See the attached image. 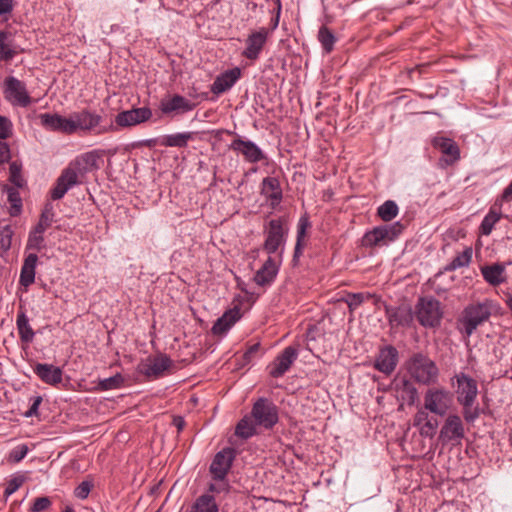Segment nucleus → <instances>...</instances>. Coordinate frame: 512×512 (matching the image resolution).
Returning a JSON list of instances; mask_svg holds the SVG:
<instances>
[{
  "instance_id": "obj_1",
  "label": "nucleus",
  "mask_w": 512,
  "mask_h": 512,
  "mask_svg": "<svg viewBox=\"0 0 512 512\" xmlns=\"http://www.w3.org/2000/svg\"><path fill=\"white\" fill-rule=\"evenodd\" d=\"M451 385L455 390L457 402L462 407L464 419L468 423H473L480 416L477 381L464 372H458L451 378Z\"/></svg>"
},
{
  "instance_id": "obj_2",
  "label": "nucleus",
  "mask_w": 512,
  "mask_h": 512,
  "mask_svg": "<svg viewBox=\"0 0 512 512\" xmlns=\"http://www.w3.org/2000/svg\"><path fill=\"white\" fill-rule=\"evenodd\" d=\"M494 304L491 300H485L481 303L468 305L462 312L459 319L461 331L470 337L478 326L488 321L490 318Z\"/></svg>"
},
{
  "instance_id": "obj_3",
  "label": "nucleus",
  "mask_w": 512,
  "mask_h": 512,
  "mask_svg": "<svg viewBox=\"0 0 512 512\" xmlns=\"http://www.w3.org/2000/svg\"><path fill=\"white\" fill-rule=\"evenodd\" d=\"M71 115L74 134L82 132L84 134L102 135L114 130L113 124L103 125V117L88 109L71 113Z\"/></svg>"
},
{
  "instance_id": "obj_4",
  "label": "nucleus",
  "mask_w": 512,
  "mask_h": 512,
  "mask_svg": "<svg viewBox=\"0 0 512 512\" xmlns=\"http://www.w3.org/2000/svg\"><path fill=\"white\" fill-rule=\"evenodd\" d=\"M454 396L444 387L433 386L428 388L423 396V406L428 412L443 417L453 407Z\"/></svg>"
},
{
  "instance_id": "obj_5",
  "label": "nucleus",
  "mask_w": 512,
  "mask_h": 512,
  "mask_svg": "<svg viewBox=\"0 0 512 512\" xmlns=\"http://www.w3.org/2000/svg\"><path fill=\"white\" fill-rule=\"evenodd\" d=\"M407 371L415 381L421 384L435 382L439 373L436 364L421 353L414 354L408 360Z\"/></svg>"
},
{
  "instance_id": "obj_6",
  "label": "nucleus",
  "mask_w": 512,
  "mask_h": 512,
  "mask_svg": "<svg viewBox=\"0 0 512 512\" xmlns=\"http://www.w3.org/2000/svg\"><path fill=\"white\" fill-rule=\"evenodd\" d=\"M402 229L399 222L377 226L364 234L362 245L370 248L387 245L401 234Z\"/></svg>"
},
{
  "instance_id": "obj_7",
  "label": "nucleus",
  "mask_w": 512,
  "mask_h": 512,
  "mask_svg": "<svg viewBox=\"0 0 512 512\" xmlns=\"http://www.w3.org/2000/svg\"><path fill=\"white\" fill-rule=\"evenodd\" d=\"M443 311L438 300L427 297L420 298L416 305V317L424 327H437L441 323Z\"/></svg>"
},
{
  "instance_id": "obj_8",
  "label": "nucleus",
  "mask_w": 512,
  "mask_h": 512,
  "mask_svg": "<svg viewBox=\"0 0 512 512\" xmlns=\"http://www.w3.org/2000/svg\"><path fill=\"white\" fill-rule=\"evenodd\" d=\"M277 25L278 17L275 19L272 28L262 27L258 30L252 31L245 41L246 47L242 52V56L249 60L258 59L268 40L269 35L277 27Z\"/></svg>"
},
{
  "instance_id": "obj_9",
  "label": "nucleus",
  "mask_w": 512,
  "mask_h": 512,
  "mask_svg": "<svg viewBox=\"0 0 512 512\" xmlns=\"http://www.w3.org/2000/svg\"><path fill=\"white\" fill-rule=\"evenodd\" d=\"M252 417L256 425L273 427L278 421L276 406L265 398H260L252 408Z\"/></svg>"
},
{
  "instance_id": "obj_10",
  "label": "nucleus",
  "mask_w": 512,
  "mask_h": 512,
  "mask_svg": "<svg viewBox=\"0 0 512 512\" xmlns=\"http://www.w3.org/2000/svg\"><path fill=\"white\" fill-rule=\"evenodd\" d=\"M287 232L285 221L281 218L272 219L266 229V240L264 249L268 253H275L284 243V236Z\"/></svg>"
},
{
  "instance_id": "obj_11",
  "label": "nucleus",
  "mask_w": 512,
  "mask_h": 512,
  "mask_svg": "<svg viewBox=\"0 0 512 512\" xmlns=\"http://www.w3.org/2000/svg\"><path fill=\"white\" fill-rule=\"evenodd\" d=\"M399 353L392 345H385L375 356L373 367L385 375H391L397 367Z\"/></svg>"
},
{
  "instance_id": "obj_12",
  "label": "nucleus",
  "mask_w": 512,
  "mask_h": 512,
  "mask_svg": "<svg viewBox=\"0 0 512 512\" xmlns=\"http://www.w3.org/2000/svg\"><path fill=\"white\" fill-rule=\"evenodd\" d=\"M5 85V97L13 105L26 107L31 103V98L23 82L14 77H9L5 81Z\"/></svg>"
},
{
  "instance_id": "obj_13",
  "label": "nucleus",
  "mask_w": 512,
  "mask_h": 512,
  "mask_svg": "<svg viewBox=\"0 0 512 512\" xmlns=\"http://www.w3.org/2000/svg\"><path fill=\"white\" fill-rule=\"evenodd\" d=\"M79 175L74 166L69 164L58 177L56 185L51 191V198L53 200L61 199L70 188L80 183Z\"/></svg>"
},
{
  "instance_id": "obj_14",
  "label": "nucleus",
  "mask_w": 512,
  "mask_h": 512,
  "mask_svg": "<svg viewBox=\"0 0 512 512\" xmlns=\"http://www.w3.org/2000/svg\"><path fill=\"white\" fill-rule=\"evenodd\" d=\"M464 426L462 420L457 414H450L445 419L441 430H440V439L447 443L451 441H457L464 437Z\"/></svg>"
},
{
  "instance_id": "obj_15",
  "label": "nucleus",
  "mask_w": 512,
  "mask_h": 512,
  "mask_svg": "<svg viewBox=\"0 0 512 512\" xmlns=\"http://www.w3.org/2000/svg\"><path fill=\"white\" fill-rule=\"evenodd\" d=\"M40 119L43 126H45L47 129L68 135L74 134L71 114L67 117H64L59 114L45 113L40 115Z\"/></svg>"
},
{
  "instance_id": "obj_16",
  "label": "nucleus",
  "mask_w": 512,
  "mask_h": 512,
  "mask_svg": "<svg viewBox=\"0 0 512 512\" xmlns=\"http://www.w3.org/2000/svg\"><path fill=\"white\" fill-rule=\"evenodd\" d=\"M232 460L233 450L229 448L223 449L215 455L210 466V472L213 474L216 480H224L228 470L231 467Z\"/></svg>"
},
{
  "instance_id": "obj_17",
  "label": "nucleus",
  "mask_w": 512,
  "mask_h": 512,
  "mask_svg": "<svg viewBox=\"0 0 512 512\" xmlns=\"http://www.w3.org/2000/svg\"><path fill=\"white\" fill-rule=\"evenodd\" d=\"M151 115V110L145 107L131 109L119 113L115 118V122L121 127H129L148 120Z\"/></svg>"
},
{
  "instance_id": "obj_18",
  "label": "nucleus",
  "mask_w": 512,
  "mask_h": 512,
  "mask_svg": "<svg viewBox=\"0 0 512 512\" xmlns=\"http://www.w3.org/2000/svg\"><path fill=\"white\" fill-rule=\"evenodd\" d=\"M296 357L297 350L292 346L286 347L272 363L270 375L275 378L281 377L290 368Z\"/></svg>"
},
{
  "instance_id": "obj_19",
  "label": "nucleus",
  "mask_w": 512,
  "mask_h": 512,
  "mask_svg": "<svg viewBox=\"0 0 512 512\" xmlns=\"http://www.w3.org/2000/svg\"><path fill=\"white\" fill-rule=\"evenodd\" d=\"M231 149L241 153L249 162H259L264 158L261 149L251 141L236 139L231 143Z\"/></svg>"
},
{
  "instance_id": "obj_20",
  "label": "nucleus",
  "mask_w": 512,
  "mask_h": 512,
  "mask_svg": "<svg viewBox=\"0 0 512 512\" xmlns=\"http://www.w3.org/2000/svg\"><path fill=\"white\" fill-rule=\"evenodd\" d=\"M484 280L492 285L498 286L506 282V265L502 263H494L484 265L480 268Z\"/></svg>"
},
{
  "instance_id": "obj_21",
  "label": "nucleus",
  "mask_w": 512,
  "mask_h": 512,
  "mask_svg": "<svg viewBox=\"0 0 512 512\" xmlns=\"http://www.w3.org/2000/svg\"><path fill=\"white\" fill-rule=\"evenodd\" d=\"M434 147L439 149L443 155L446 156L444 159L447 165H451L459 160L460 150L455 141L446 137H436L433 141Z\"/></svg>"
},
{
  "instance_id": "obj_22",
  "label": "nucleus",
  "mask_w": 512,
  "mask_h": 512,
  "mask_svg": "<svg viewBox=\"0 0 512 512\" xmlns=\"http://www.w3.org/2000/svg\"><path fill=\"white\" fill-rule=\"evenodd\" d=\"M194 104L180 95H174L171 98L163 99L160 103V109L164 114L184 113L194 109Z\"/></svg>"
},
{
  "instance_id": "obj_23",
  "label": "nucleus",
  "mask_w": 512,
  "mask_h": 512,
  "mask_svg": "<svg viewBox=\"0 0 512 512\" xmlns=\"http://www.w3.org/2000/svg\"><path fill=\"white\" fill-rule=\"evenodd\" d=\"M241 70L239 68L230 69L218 76L212 84L211 91L214 94H221L230 89L240 78Z\"/></svg>"
},
{
  "instance_id": "obj_24",
  "label": "nucleus",
  "mask_w": 512,
  "mask_h": 512,
  "mask_svg": "<svg viewBox=\"0 0 512 512\" xmlns=\"http://www.w3.org/2000/svg\"><path fill=\"white\" fill-rule=\"evenodd\" d=\"M241 317L240 309L234 307L226 311L213 325L212 333L223 335L226 333Z\"/></svg>"
},
{
  "instance_id": "obj_25",
  "label": "nucleus",
  "mask_w": 512,
  "mask_h": 512,
  "mask_svg": "<svg viewBox=\"0 0 512 512\" xmlns=\"http://www.w3.org/2000/svg\"><path fill=\"white\" fill-rule=\"evenodd\" d=\"M34 372L42 381L50 385H55L62 381V370L51 364L39 363L35 366Z\"/></svg>"
},
{
  "instance_id": "obj_26",
  "label": "nucleus",
  "mask_w": 512,
  "mask_h": 512,
  "mask_svg": "<svg viewBox=\"0 0 512 512\" xmlns=\"http://www.w3.org/2000/svg\"><path fill=\"white\" fill-rule=\"evenodd\" d=\"M278 272L276 262L269 257L263 266L256 272L254 281L259 286H266L273 282Z\"/></svg>"
},
{
  "instance_id": "obj_27",
  "label": "nucleus",
  "mask_w": 512,
  "mask_h": 512,
  "mask_svg": "<svg viewBox=\"0 0 512 512\" xmlns=\"http://www.w3.org/2000/svg\"><path fill=\"white\" fill-rule=\"evenodd\" d=\"M99 159L100 154L97 151H90L82 154L70 164L83 176L86 172L98 167L97 163Z\"/></svg>"
},
{
  "instance_id": "obj_28",
  "label": "nucleus",
  "mask_w": 512,
  "mask_h": 512,
  "mask_svg": "<svg viewBox=\"0 0 512 512\" xmlns=\"http://www.w3.org/2000/svg\"><path fill=\"white\" fill-rule=\"evenodd\" d=\"M261 192L267 199L271 200V206H276L281 201L282 191L276 178H264Z\"/></svg>"
},
{
  "instance_id": "obj_29",
  "label": "nucleus",
  "mask_w": 512,
  "mask_h": 512,
  "mask_svg": "<svg viewBox=\"0 0 512 512\" xmlns=\"http://www.w3.org/2000/svg\"><path fill=\"white\" fill-rule=\"evenodd\" d=\"M172 364V360L166 355H159L151 360L144 373L148 377L158 378L169 370Z\"/></svg>"
},
{
  "instance_id": "obj_30",
  "label": "nucleus",
  "mask_w": 512,
  "mask_h": 512,
  "mask_svg": "<svg viewBox=\"0 0 512 512\" xmlns=\"http://www.w3.org/2000/svg\"><path fill=\"white\" fill-rule=\"evenodd\" d=\"M503 217L502 208L499 207V203H494L488 213L483 218L480 225V233L488 236L491 234L495 224Z\"/></svg>"
},
{
  "instance_id": "obj_31",
  "label": "nucleus",
  "mask_w": 512,
  "mask_h": 512,
  "mask_svg": "<svg viewBox=\"0 0 512 512\" xmlns=\"http://www.w3.org/2000/svg\"><path fill=\"white\" fill-rule=\"evenodd\" d=\"M37 260L38 257L34 253L29 254L25 258L20 274V283L23 286L27 287L34 282Z\"/></svg>"
},
{
  "instance_id": "obj_32",
  "label": "nucleus",
  "mask_w": 512,
  "mask_h": 512,
  "mask_svg": "<svg viewBox=\"0 0 512 512\" xmlns=\"http://www.w3.org/2000/svg\"><path fill=\"white\" fill-rule=\"evenodd\" d=\"M389 320L395 325L409 326L413 321V312L408 306H400L389 313Z\"/></svg>"
},
{
  "instance_id": "obj_33",
  "label": "nucleus",
  "mask_w": 512,
  "mask_h": 512,
  "mask_svg": "<svg viewBox=\"0 0 512 512\" xmlns=\"http://www.w3.org/2000/svg\"><path fill=\"white\" fill-rule=\"evenodd\" d=\"M218 505L212 495L199 496L191 507V512H218Z\"/></svg>"
},
{
  "instance_id": "obj_34",
  "label": "nucleus",
  "mask_w": 512,
  "mask_h": 512,
  "mask_svg": "<svg viewBox=\"0 0 512 512\" xmlns=\"http://www.w3.org/2000/svg\"><path fill=\"white\" fill-rule=\"evenodd\" d=\"M193 132L177 133L164 136L160 144L166 147H186L188 142L193 138Z\"/></svg>"
},
{
  "instance_id": "obj_35",
  "label": "nucleus",
  "mask_w": 512,
  "mask_h": 512,
  "mask_svg": "<svg viewBox=\"0 0 512 512\" xmlns=\"http://www.w3.org/2000/svg\"><path fill=\"white\" fill-rule=\"evenodd\" d=\"M320 330L316 324L310 325L306 331V347L307 349L318 357V352L320 351Z\"/></svg>"
},
{
  "instance_id": "obj_36",
  "label": "nucleus",
  "mask_w": 512,
  "mask_h": 512,
  "mask_svg": "<svg viewBox=\"0 0 512 512\" xmlns=\"http://www.w3.org/2000/svg\"><path fill=\"white\" fill-rule=\"evenodd\" d=\"M472 248L466 247L463 252L457 254L453 260L447 265L446 270L455 271L459 268L467 267L472 260Z\"/></svg>"
},
{
  "instance_id": "obj_37",
  "label": "nucleus",
  "mask_w": 512,
  "mask_h": 512,
  "mask_svg": "<svg viewBox=\"0 0 512 512\" xmlns=\"http://www.w3.org/2000/svg\"><path fill=\"white\" fill-rule=\"evenodd\" d=\"M17 328L22 341L30 342L33 340L34 332L29 325V320L24 313H20L17 317Z\"/></svg>"
},
{
  "instance_id": "obj_38",
  "label": "nucleus",
  "mask_w": 512,
  "mask_h": 512,
  "mask_svg": "<svg viewBox=\"0 0 512 512\" xmlns=\"http://www.w3.org/2000/svg\"><path fill=\"white\" fill-rule=\"evenodd\" d=\"M398 212H399V208H398L397 204L392 200L385 201L382 205H380L378 207V210H377L378 216L383 221H386V222L394 219L398 215Z\"/></svg>"
},
{
  "instance_id": "obj_39",
  "label": "nucleus",
  "mask_w": 512,
  "mask_h": 512,
  "mask_svg": "<svg viewBox=\"0 0 512 512\" xmlns=\"http://www.w3.org/2000/svg\"><path fill=\"white\" fill-rule=\"evenodd\" d=\"M10 34L7 32H0V59L9 60L15 55L10 43Z\"/></svg>"
},
{
  "instance_id": "obj_40",
  "label": "nucleus",
  "mask_w": 512,
  "mask_h": 512,
  "mask_svg": "<svg viewBox=\"0 0 512 512\" xmlns=\"http://www.w3.org/2000/svg\"><path fill=\"white\" fill-rule=\"evenodd\" d=\"M123 381H124V378L122 377L121 374L118 373L112 377L100 380L98 382L96 389L99 391L118 389L122 386Z\"/></svg>"
},
{
  "instance_id": "obj_41",
  "label": "nucleus",
  "mask_w": 512,
  "mask_h": 512,
  "mask_svg": "<svg viewBox=\"0 0 512 512\" xmlns=\"http://www.w3.org/2000/svg\"><path fill=\"white\" fill-rule=\"evenodd\" d=\"M236 435L249 438L255 433L254 419L244 417L236 426Z\"/></svg>"
},
{
  "instance_id": "obj_42",
  "label": "nucleus",
  "mask_w": 512,
  "mask_h": 512,
  "mask_svg": "<svg viewBox=\"0 0 512 512\" xmlns=\"http://www.w3.org/2000/svg\"><path fill=\"white\" fill-rule=\"evenodd\" d=\"M310 222L306 216H302L299 220L298 224V234H297V243L295 246V257L300 253L301 246L303 245V241L306 235V231L310 228Z\"/></svg>"
},
{
  "instance_id": "obj_43",
  "label": "nucleus",
  "mask_w": 512,
  "mask_h": 512,
  "mask_svg": "<svg viewBox=\"0 0 512 512\" xmlns=\"http://www.w3.org/2000/svg\"><path fill=\"white\" fill-rule=\"evenodd\" d=\"M6 191H7L8 200L11 203L10 214L12 216H16L20 212V209H21V198L19 196L18 191L15 188L7 187Z\"/></svg>"
},
{
  "instance_id": "obj_44",
  "label": "nucleus",
  "mask_w": 512,
  "mask_h": 512,
  "mask_svg": "<svg viewBox=\"0 0 512 512\" xmlns=\"http://www.w3.org/2000/svg\"><path fill=\"white\" fill-rule=\"evenodd\" d=\"M13 230L9 225L0 228V249L7 251L11 247Z\"/></svg>"
},
{
  "instance_id": "obj_45",
  "label": "nucleus",
  "mask_w": 512,
  "mask_h": 512,
  "mask_svg": "<svg viewBox=\"0 0 512 512\" xmlns=\"http://www.w3.org/2000/svg\"><path fill=\"white\" fill-rule=\"evenodd\" d=\"M10 177L9 180L16 187H23L24 179L21 176V165L17 162H12L9 167Z\"/></svg>"
},
{
  "instance_id": "obj_46",
  "label": "nucleus",
  "mask_w": 512,
  "mask_h": 512,
  "mask_svg": "<svg viewBox=\"0 0 512 512\" xmlns=\"http://www.w3.org/2000/svg\"><path fill=\"white\" fill-rule=\"evenodd\" d=\"M44 247V238L43 233H39L37 231H32L29 235L27 248L34 250H41Z\"/></svg>"
},
{
  "instance_id": "obj_47",
  "label": "nucleus",
  "mask_w": 512,
  "mask_h": 512,
  "mask_svg": "<svg viewBox=\"0 0 512 512\" xmlns=\"http://www.w3.org/2000/svg\"><path fill=\"white\" fill-rule=\"evenodd\" d=\"M336 42V37L325 27H322V49L330 52Z\"/></svg>"
},
{
  "instance_id": "obj_48",
  "label": "nucleus",
  "mask_w": 512,
  "mask_h": 512,
  "mask_svg": "<svg viewBox=\"0 0 512 512\" xmlns=\"http://www.w3.org/2000/svg\"><path fill=\"white\" fill-rule=\"evenodd\" d=\"M24 482H25V477L22 475H18L16 477L12 478L7 483V486L5 488V494L8 496L13 494L22 486V484Z\"/></svg>"
},
{
  "instance_id": "obj_49",
  "label": "nucleus",
  "mask_w": 512,
  "mask_h": 512,
  "mask_svg": "<svg viewBox=\"0 0 512 512\" xmlns=\"http://www.w3.org/2000/svg\"><path fill=\"white\" fill-rule=\"evenodd\" d=\"M92 487L93 483L91 481H83L76 487L74 494L79 499H86Z\"/></svg>"
},
{
  "instance_id": "obj_50",
  "label": "nucleus",
  "mask_w": 512,
  "mask_h": 512,
  "mask_svg": "<svg viewBox=\"0 0 512 512\" xmlns=\"http://www.w3.org/2000/svg\"><path fill=\"white\" fill-rule=\"evenodd\" d=\"M51 501L48 497H38L35 499L31 511L32 512H41L43 510H46L50 507Z\"/></svg>"
},
{
  "instance_id": "obj_51",
  "label": "nucleus",
  "mask_w": 512,
  "mask_h": 512,
  "mask_svg": "<svg viewBox=\"0 0 512 512\" xmlns=\"http://www.w3.org/2000/svg\"><path fill=\"white\" fill-rule=\"evenodd\" d=\"M436 428L437 425L428 419L419 427V431L422 436L432 438L436 433Z\"/></svg>"
},
{
  "instance_id": "obj_52",
  "label": "nucleus",
  "mask_w": 512,
  "mask_h": 512,
  "mask_svg": "<svg viewBox=\"0 0 512 512\" xmlns=\"http://www.w3.org/2000/svg\"><path fill=\"white\" fill-rule=\"evenodd\" d=\"M364 301V295L362 293L357 294H350L346 298V303L348 304L349 308L354 310L358 306H360Z\"/></svg>"
},
{
  "instance_id": "obj_53",
  "label": "nucleus",
  "mask_w": 512,
  "mask_h": 512,
  "mask_svg": "<svg viewBox=\"0 0 512 512\" xmlns=\"http://www.w3.org/2000/svg\"><path fill=\"white\" fill-rule=\"evenodd\" d=\"M11 134V124L5 117L0 116V139H6Z\"/></svg>"
},
{
  "instance_id": "obj_54",
  "label": "nucleus",
  "mask_w": 512,
  "mask_h": 512,
  "mask_svg": "<svg viewBox=\"0 0 512 512\" xmlns=\"http://www.w3.org/2000/svg\"><path fill=\"white\" fill-rule=\"evenodd\" d=\"M512 201V180L511 183L504 189L500 197H498L494 203H499V207L502 208L504 202Z\"/></svg>"
},
{
  "instance_id": "obj_55",
  "label": "nucleus",
  "mask_w": 512,
  "mask_h": 512,
  "mask_svg": "<svg viewBox=\"0 0 512 512\" xmlns=\"http://www.w3.org/2000/svg\"><path fill=\"white\" fill-rule=\"evenodd\" d=\"M27 452L28 447L26 445H21L10 453V459L13 462H19L26 456Z\"/></svg>"
},
{
  "instance_id": "obj_56",
  "label": "nucleus",
  "mask_w": 512,
  "mask_h": 512,
  "mask_svg": "<svg viewBox=\"0 0 512 512\" xmlns=\"http://www.w3.org/2000/svg\"><path fill=\"white\" fill-rule=\"evenodd\" d=\"M49 227V222L45 214L41 215L40 221L36 225V227L33 229L34 231H37L39 233H44L45 230Z\"/></svg>"
},
{
  "instance_id": "obj_57",
  "label": "nucleus",
  "mask_w": 512,
  "mask_h": 512,
  "mask_svg": "<svg viewBox=\"0 0 512 512\" xmlns=\"http://www.w3.org/2000/svg\"><path fill=\"white\" fill-rule=\"evenodd\" d=\"M427 420H428V415L423 411H419L414 416L413 424H414V426L421 427L423 425V423L426 422Z\"/></svg>"
},
{
  "instance_id": "obj_58",
  "label": "nucleus",
  "mask_w": 512,
  "mask_h": 512,
  "mask_svg": "<svg viewBox=\"0 0 512 512\" xmlns=\"http://www.w3.org/2000/svg\"><path fill=\"white\" fill-rule=\"evenodd\" d=\"M12 0H0V15L11 12Z\"/></svg>"
},
{
  "instance_id": "obj_59",
  "label": "nucleus",
  "mask_w": 512,
  "mask_h": 512,
  "mask_svg": "<svg viewBox=\"0 0 512 512\" xmlns=\"http://www.w3.org/2000/svg\"><path fill=\"white\" fill-rule=\"evenodd\" d=\"M41 400H42L41 397H37L34 400L32 406L30 407V409L25 413V416L31 417V416L37 414L38 407H39V404L41 403Z\"/></svg>"
},
{
  "instance_id": "obj_60",
  "label": "nucleus",
  "mask_w": 512,
  "mask_h": 512,
  "mask_svg": "<svg viewBox=\"0 0 512 512\" xmlns=\"http://www.w3.org/2000/svg\"><path fill=\"white\" fill-rule=\"evenodd\" d=\"M221 483L219 485L216 484H210L209 491L211 492H220L226 489V484L223 481H220Z\"/></svg>"
},
{
  "instance_id": "obj_61",
  "label": "nucleus",
  "mask_w": 512,
  "mask_h": 512,
  "mask_svg": "<svg viewBox=\"0 0 512 512\" xmlns=\"http://www.w3.org/2000/svg\"><path fill=\"white\" fill-rule=\"evenodd\" d=\"M173 424L176 426L178 431H181L185 426V421L182 417H175L173 419Z\"/></svg>"
},
{
  "instance_id": "obj_62",
  "label": "nucleus",
  "mask_w": 512,
  "mask_h": 512,
  "mask_svg": "<svg viewBox=\"0 0 512 512\" xmlns=\"http://www.w3.org/2000/svg\"><path fill=\"white\" fill-rule=\"evenodd\" d=\"M3 149H4V151L1 152V158H2V160H8L10 157L9 149L6 146H4Z\"/></svg>"
},
{
  "instance_id": "obj_63",
  "label": "nucleus",
  "mask_w": 512,
  "mask_h": 512,
  "mask_svg": "<svg viewBox=\"0 0 512 512\" xmlns=\"http://www.w3.org/2000/svg\"><path fill=\"white\" fill-rule=\"evenodd\" d=\"M507 305L508 307L510 308V310L512 311V297H510L507 301Z\"/></svg>"
},
{
  "instance_id": "obj_64",
  "label": "nucleus",
  "mask_w": 512,
  "mask_h": 512,
  "mask_svg": "<svg viewBox=\"0 0 512 512\" xmlns=\"http://www.w3.org/2000/svg\"><path fill=\"white\" fill-rule=\"evenodd\" d=\"M257 350V345L252 346L249 350V353L255 352Z\"/></svg>"
}]
</instances>
